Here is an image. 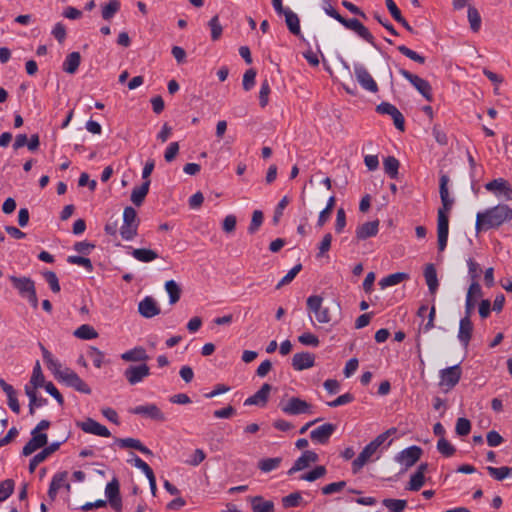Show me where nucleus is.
Segmentation results:
<instances>
[{
	"label": "nucleus",
	"mask_w": 512,
	"mask_h": 512,
	"mask_svg": "<svg viewBox=\"0 0 512 512\" xmlns=\"http://www.w3.org/2000/svg\"><path fill=\"white\" fill-rule=\"evenodd\" d=\"M512 218V209L505 204H499L487 209L485 212H479L476 216V230H487L498 227Z\"/></svg>",
	"instance_id": "f257e3e1"
},
{
	"label": "nucleus",
	"mask_w": 512,
	"mask_h": 512,
	"mask_svg": "<svg viewBox=\"0 0 512 512\" xmlns=\"http://www.w3.org/2000/svg\"><path fill=\"white\" fill-rule=\"evenodd\" d=\"M396 432L397 429L392 427L379 434L374 440L368 443L352 462L353 474H357L369 461H371L380 447Z\"/></svg>",
	"instance_id": "f03ea898"
},
{
	"label": "nucleus",
	"mask_w": 512,
	"mask_h": 512,
	"mask_svg": "<svg viewBox=\"0 0 512 512\" xmlns=\"http://www.w3.org/2000/svg\"><path fill=\"white\" fill-rule=\"evenodd\" d=\"M140 220L137 216L136 210L131 207H125L123 211V224L120 227V234L124 240H132L138 231Z\"/></svg>",
	"instance_id": "7ed1b4c3"
},
{
	"label": "nucleus",
	"mask_w": 512,
	"mask_h": 512,
	"mask_svg": "<svg viewBox=\"0 0 512 512\" xmlns=\"http://www.w3.org/2000/svg\"><path fill=\"white\" fill-rule=\"evenodd\" d=\"M399 73L406 79L408 80L413 86L414 88L427 100V101H432L433 99V95H432V87L430 85V83L415 75V74H412L411 72H409L408 70H405L403 68L399 69Z\"/></svg>",
	"instance_id": "20e7f679"
},
{
	"label": "nucleus",
	"mask_w": 512,
	"mask_h": 512,
	"mask_svg": "<svg viewBox=\"0 0 512 512\" xmlns=\"http://www.w3.org/2000/svg\"><path fill=\"white\" fill-rule=\"evenodd\" d=\"M59 380L63 381L67 386L74 388L78 392L91 394V388L78 376L77 373L69 368L63 369Z\"/></svg>",
	"instance_id": "39448f33"
},
{
	"label": "nucleus",
	"mask_w": 512,
	"mask_h": 512,
	"mask_svg": "<svg viewBox=\"0 0 512 512\" xmlns=\"http://www.w3.org/2000/svg\"><path fill=\"white\" fill-rule=\"evenodd\" d=\"M354 74L356 80L364 90L371 93H376L378 91V85L376 81L373 79L372 75L369 73V71L364 65L355 64Z\"/></svg>",
	"instance_id": "423d86ee"
},
{
	"label": "nucleus",
	"mask_w": 512,
	"mask_h": 512,
	"mask_svg": "<svg viewBox=\"0 0 512 512\" xmlns=\"http://www.w3.org/2000/svg\"><path fill=\"white\" fill-rule=\"evenodd\" d=\"M440 386L450 390L455 387L461 379L462 370L459 364L440 370Z\"/></svg>",
	"instance_id": "0eeeda50"
},
{
	"label": "nucleus",
	"mask_w": 512,
	"mask_h": 512,
	"mask_svg": "<svg viewBox=\"0 0 512 512\" xmlns=\"http://www.w3.org/2000/svg\"><path fill=\"white\" fill-rule=\"evenodd\" d=\"M339 23H341L345 28L354 31L359 37L369 44L375 46L374 36L358 19H346L342 16V18L339 19Z\"/></svg>",
	"instance_id": "6e6552de"
},
{
	"label": "nucleus",
	"mask_w": 512,
	"mask_h": 512,
	"mask_svg": "<svg viewBox=\"0 0 512 512\" xmlns=\"http://www.w3.org/2000/svg\"><path fill=\"white\" fill-rule=\"evenodd\" d=\"M422 452L421 447L413 445L400 451L395 456V461L408 469L420 459Z\"/></svg>",
	"instance_id": "1a4fd4ad"
},
{
	"label": "nucleus",
	"mask_w": 512,
	"mask_h": 512,
	"mask_svg": "<svg viewBox=\"0 0 512 512\" xmlns=\"http://www.w3.org/2000/svg\"><path fill=\"white\" fill-rule=\"evenodd\" d=\"M105 496L113 510L121 512L122 499L120 496V484L116 478H113L105 487Z\"/></svg>",
	"instance_id": "9d476101"
},
{
	"label": "nucleus",
	"mask_w": 512,
	"mask_h": 512,
	"mask_svg": "<svg viewBox=\"0 0 512 512\" xmlns=\"http://www.w3.org/2000/svg\"><path fill=\"white\" fill-rule=\"evenodd\" d=\"M282 411L288 415L311 414V405L305 400L292 397L281 407Z\"/></svg>",
	"instance_id": "9b49d317"
},
{
	"label": "nucleus",
	"mask_w": 512,
	"mask_h": 512,
	"mask_svg": "<svg viewBox=\"0 0 512 512\" xmlns=\"http://www.w3.org/2000/svg\"><path fill=\"white\" fill-rule=\"evenodd\" d=\"M130 413L141 415L155 421L163 422L166 420L164 413L156 404L139 405L130 409Z\"/></svg>",
	"instance_id": "f8f14e48"
},
{
	"label": "nucleus",
	"mask_w": 512,
	"mask_h": 512,
	"mask_svg": "<svg viewBox=\"0 0 512 512\" xmlns=\"http://www.w3.org/2000/svg\"><path fill=\"white\" fill-rule=\"evenodd\" d=\"M485 189L494 193L496 196H503L506 200L512 201V187L509 182L503 178H497L486 183Z\"/></svg>",
	"instance_id": "ddd939ff"
},
{
	"label": "nucleus",
	"mask_w": 512,
	"mask_h": 512,
	"mask_svg": "<svg viewBox=\"0 0 512 512\" xmlns=\"http://www.w3.org/2000/svg\"><path fill=\"white\" fill-rule=\"evenodd\" d=\"M150 375V368L147 364L142 363L137 366H129L124 371V376L130 385H136Z\"/></svg>",
	"instance_id": "4468645a"
},
{
	"label": "nucleus",
	"mask_w": 512,
	"mask_h": 512,
	"mask_svg": "<svg viewBox=\"0 0 512 512\" xmlns=\"http://www.w3.org/2000/svg\"><path fill=\"white\" fill-rule=\"evenodd\" d=\"M449 233V218L442 212L437 215V236H438V249L440 252L444 251L447 246Z\"/></svg>",
	"instance_id": "2eb2a0df"
},
{
	"label": "nucleus",
	"mask_w": 512,
	"mask_h": 512,
	"mask_svg": "<svg viewBox=\"0 0 512 512\" xmlns=\"http://www.w3.org/2000/svg\"><path fill=\"white\" fill-rule=\"evenodd\" d=\"M319 460L317 453L311 450H306L302 455L294 462L293 466L288 470V475H293L298 471H302L310 466L311 463H316Z\"/></svg>",
	"instance_id": "dca6fc26"
},
{
	"label": "nucleus",
	"mask_w": 512,
	"mask_h": 512,
	"mask_svg": "<svg viewBox=\"0 0 512 512\" xmlns=\"http://www.w3.org/2000/svg\"><path fill=\"white\" fill-rule=\"evenodd\" d=\"M77 426L82 431L88 434H93L101 437H110V431L102 424L98 423L92 418H87L85 421L77 422Z\"/></svg>",
	"instance_id": "f3484780"
},
{
	"label": "nucleus",
	"mask_w": 512,
	"mask_h": 512,
	"mask_svg": "<svg viewBox=\"0 0 512 512\" xmlns=\"http://www.w3.org/2000/svg\"><path fill=\"white\" fill-rule=\"evenodd\" d=\"M138 312L144 318H153L161 313V309L156 300L151 296H146L138 304Z\"/></svg>",
	"instance_id": "a211bd4d"
},
{
	"label": "nucleus",
	"mask_w": 512,
	"mask_h": 512,
	"mask_svg": "<svg viewBox=\"0 0 512 512\" xmlns=\"http://www.w3.org/2000/svg\"><path fill=\"white\" fill-rule=\"evenodd\" d=\"M335 430L336 426L334 424L325 423L312 430L310 433V438L312 441L319 444H326Z\"/></svg>",
	"instance_id": "6ab92c4d"
},
{
	"label": "nucleus",
	"mask_w": 512,
	"mask_h": 512,
	"mask_svg": "<svg viewBox=\"0 0 512 512\" xmlns=\"http://www.w3.org/2000/svg\"><path fill=\"white\" fill-rule=\"evenodd\" d=\"M31 439L25 444L22 449V454L24 456H29L34 453L36 450L44 447L47 444V434L45 433H36L31 431Z\"/></svg>",
	"instance_id": "aec40b11"
},
{
	"label": "nucleus",
	"mask_w": 512,
	"mask_h": 512,
	"mask_svg": "<svg viewBox=\"0 0 512 512\" xmlns=\"http://www.w3.org/2000/svg\"><path fill=\"white\" fill-rule=\"evenodd\" d=\"M315 356L310 352L296 353L292 357V366L296 371H302L313 367Z\"/></svg>",
	"instance_id": "412c9836"
},
{
	"label": "nucleus",
	"mask_w": 512,
	"mask_h": 512,
	"mask_svg": "<svg viewBox=\"0 0 512 512\" xmlns=\"http://www.w3.org/2000/svg\"><path fill=\"white\" fill-rule=\"evenodd\" d=\"M61 443L60 442H53L51 443L49 446L47 447H44L43 450L41 452H39L38 454H36L31 460H30V463H29V472L30 473H33L36 469V467L41 463L43 462L48 456H50L51 454H53L54 452H56L59 447H60Z\"/></svg>",
	"instance_id": "4be33fe9"
},
{
	"label": "nucleus",
	"mask_w": 512,
	"mask_h": 512,
	"mask_svg": "<svg viewBox=\"0 0 512 512\" xmlns=\"http://www.w3.org/2000/svg\"><path fill=\"white\" fill-rule=\"evenodd\" d=\"M271 389L272 386L270 384L264 383L254 395L245 400L244 405L265 406Z\"/></svg>",
	"instance_id": "5701e85b"
},
{
	"label": "nucleus",
	"mask_w": 512,
	"mask_h": 512,
	"mask_svg": "<svg viewBox=\"0 0 512 512\" xmlns=\"http://www.w3.org/2000/svg\"><path fill=\"white\" fill-rule=\"evenodd\" d=\"M379 230V220L365 222L357 227L356 238L357 240H366L370 237L376 236Z\"/></svg>",
	"instance_id": "b1692460"
},
{
	"label": "nucleus",
	"mask_w": 512,
	"mask_h": 512,
	"mask_svg": "<svg viewBox=\"0 0 512 512\" xmlns=\"http://www.w3.org/2000/svg\"><path fill=\"white\" fill-rule=\"evenodd\" d=\"M473 324L471 318L463 317L459 323L458 339L464 347L469 345L472 338Z\"/></svg>",
	"instance_id": "393cba45"
},
{
	"label": "nucleus",
	"mask_w": 512,
	"mask_h": 512,
	"mask_svg": "<svg viewBox=\"0 0 512 512\" xmlns=\"http://www.w3.org/2000/svg\"><path fill=\"white\" fill-rule=\"evenodd\" d=\"M121 359L126 362H145L149 359V355L142 346H137L122 353Z\"/></svg>",
	"instance_id": "a878e982"
},
{
	"label": "nucleus",
	"mask_w": 512,
	"mask_h": 512,
	"mask_svg": "<svg viewBox=\"0 0 512 512\" xmlns=\"http://www.w3.org/2000/svg\"><path fill=\"white\" fill-rule=\"evenodd\" d=\"M10 281L20 294L28 295L35 289L34 281L27 277L11 276Z\"/></svg>",
	"instance_id": "bb28decb"
},
{
	"label": "nucleus",
	"mask_w": 512,
	"mask_h": 512,
	"mask_svg": "<svg viewBox=\"0 0 512 512\" xmlns=\"http://www.w3.org/2000/svg\"><path fill=\"white\" fill-rule=\"evenodd\" d=\"M150 180L144 181L140 186L134 187L131 193V201L135 206H141L149 192Z\"/></svg>",
	"instance_id": "cd10ccee"
},
{
	"label": "nucleus",
	"mask_w": 512,
	"mask_h": 512,
	"mask_svg": "<svg viewBox=\"0 0 512 512\" xmlns=\"http://www.w3.org/2000/svg\"><path fill=\"white\" fill-rule=\"evenodd\" d=\"M39 345L42 351L44 362L46 363L48 368L54 373L56 378L59 379L61 372H63V369H61V364L56 359H54L51 352H49L41 343Z\"/></svg>",
	"instance_id": "c85d7f7f"
},
{
	"label": "nucleus",
	"mask_w": 512,
	"mask_h": 512,
	"mask_svg": "<svg viewBox=\"0 0 512 512\" xmlns=\"http://www.w3.org/2000/svg\"><path fill=\"white\" fill-rule=\"evenodd\" d=\"M116 443L121 448H133L145 455H152V451L143 445L140 440L135 438H123V439H116Z\"/></svg>",
	"instance_id": "c756f323"
},
{
	"label": "nucleus",
	"mask_w": 512,
	"mask_h": 512,
	"mask_svg": "<svg viewBox=\"0 0 512 512\" xmlns=\"http://www.w3.org/2000/svg\"><path fill=\"white\" fill-rule=\"evenodd\" d=\"M424 277L426 284L431 294H435L439 283L437 278V272L433 264H428L424 270Z\"/></svg>",
	"instance_id": "7c9ffc66"
},
{
	"label": "nucleus",
	"mask_w": 512,
	"mask_h": 512,
	"mask_svg": "<svg viewBox=\"0 0 512 512\" xmlns=\"http://www.w3.org/2000/svg\"><path fill=\"white\" fill-rule=\"evenodd\" d=\"M81 62V55L79 52H72L67 55L63 62V71L69 74H74L78 70Z\"/></svg>",
	"instance_id": "2f4dec72"
},
{
	"label": "nucleus",
	"mask_w": 512,
	"mask_h": 512,
	"mask_svg": "<svg viewBox=\"0 0 512 512\" xmlns=\"http://www.w3.org/2000/svg\"><path fill=\"white\" fill-rule=\"evenodd\" d=\"M285 22L289 29V31L294 35L300 34V20L297 14L287 8V11L284 13Z\"/></svg>",
	"instance_id": "473e14b6"
},
{
	"label": "nucleus",
	"mask_w": 512,
	"mask_h": 512,
	"mask_svg": "<svg viewBox=\"0 0 512 512\" xmlns=\"http://www.w3.org/2000/svg\"><path fill=\"white\" fill-rule=\"evenodd\" d=\"M448 183H449V177L446 174L441 175L440 187H439L441 203L452 207L454 200L452 198H450V196H449Z\"/></svg>",
	"instance_id": "72a5a7b5"
},
{
	"label": "nucleus",
	"mask_w": 512,
	"mask_h": 512,
	"mask_svg": "<svg viewBox=\"0 0 512 512\" xmlns=\"http://www.w3.org/2000/svg\"><path fill=\"white\" fill-rule=\"evenodd\" d=\"M253 512H273L274 503L272 501H264L261 496H255L251 499Z\"/></svg>",
	"instance_id": "f704fd0d"
},
{
	"label": "nucleus",
	"mask_w": 512,
	"mask_h": 512,
	"mask_svg": "<svg viewBox=\"0 0 512 512\" xmlns=\"http://www.w3.org/2000/svg\"><path fill=\"white\" fill-rule=\"evenodd\" d=\"M132 256L136 260H138L140 262H144V263L154 261L155 259L158 258V254L154 250L146 249V248L134 249L132 251Z\"/></svg>",
	"instance_id": "c9c22d12"
},
{
	"label": "nucleus",
	"mask_w": 512,
	"mask_h": 512,
	"mask_svg": "<svg viewBox=\"0 0 512 512\" xmlns=\"http://www.w3.org/2000/svg\"><path fill=\"white\" fill-rule=\"evenodd\" d=\"M165 290L169 295V303L171 305L176 304L181 297V288L174 280H168L165 283Z\"/></svg>",
	"instance_id": "e433bc0d"
},
{
	"label": "nucleus",
	"mask_w": 512,
	"mask_h": 512,
	"mask_svg": "<svg viewBox=\"0 0 512 512\" xmlns=\"http://www.w3.org/2000/svg\"><path fill=\"white\" fill-rule=\"evenodd\" d=\"M408 278H409V275L407 273L397 272V273H393V274H390V275L382 278L379 282V285L382 288H386V287L397 285Z\"/></svg>",
	"instance_id": "4c0bfd02"
},
{
	"label": "nucleus",
	"mask_w": 512,
	"mask_h": 512,
	"mask_svg": "<svg viewBox=\"0 0 512 512\" xmlns=\"http://www.w3.org/2000/svg\"><path fill=\"white\" fill-rule=\"evenodd\" d=\"M74 336L79 339L90 340L98 337L97 331L88 324H83L74 331Z\"/></svg>",
	"instance_id": "58836bf2"
},
{
	"label": "nucleus",
	"mask_w": 512,
	"mask_h": 512,
	"mask_svg": "<svg viewBox=\"0 0 512 512\" xmlns=\"http://www.w3.org/2000/svg\"><path fill=\"white\" fill-rule=\"evenodd\" d=\"M468 21L470 24V29L477 33L481 28V16L479 11L474 6H468Z\"/></svg>",
	"instance_id": "ea45409f"
},
{
	"label": "nucleus",
	"mask_w": 512,
	"mask_h": 512,
	"mask_svg": "<svg viewBox=\"0 0 512 512\" xmlns=\"http://www.w3.org/2000/svg\"><path fill=\"white\" fill-rule=\"evenodd\" d=\"M385 173L391 178L395 179L398 175L399 161L393 157L388 156L383 162Z\"/></svg>",
	"instance_id": "a19ab883"
},
{
	"label": "nucleus",
	"mask_w": 512,
	"mask_h": 512,
	"mask_svg": "<svg viewBox=\"0 0 512 512\" xmlns=\"http://www.w3.org/2000/svg\"><path fill=\"white\" fill-rule=\"evenodd\" d=\"M282 462L281 457H274V458H265L258 462V468L264 472L268 473L275 469H277Z\"/></svg>",
	"instance_id": "79ce46f5"
},
{
	"label": "nucleus",
	"mask_w": 512,
	"mask_h": 512,
	"mask_svg": "<svg viewBox=\"0 0 512 512\" xmlns=\"http://www.w3.org/2000/svg\"><path fill=\"white\" fill-rule=\"evenodd\" d=\"M327 470L326 467L323 465L316 466L313 470L304 473L300 476V480L313 482L319 478H322L326 475Z\"/></svg>",
	"instance_id": "37998d69"
},
{
	"label": "nucleus",
	"mask_w": 512,
	"mask_h": 512,
	"mask_svg": "<svg viewBox=\"0 0 512 512\" xmlns=\"http://www.w3.org/2000/svg\"><path fill=\"white\" fill-rule=\"evenodd\" d=\"M382 504L390 510V512H401L407 506V501L402 499H391L386 498L382 501Z\"/></svg>",
	"instance_id": "c03bdc74"
},
{
	"label": "nucleus",
	"mask_w": 512,
	"mask_h": 512,
	"mask_svg": "<svg viewBox=\"0 0 512 512\" xmlns=\"http://www.w3.org/2000/svg\"><path fill=\"white\" fill-rule=\"evenodd\" d=\"M437 450L445 457H451L456 452V448L445 437L439 438Z\"/></svg>",
	"instance_id": "a18cd8bd"
},
{
	"label": "nucleus",
	"mask_w": 512,
	"mask_h": 512,
	"mask_svg": "<svg viewBox=\"0 0 512 512\" xmlns=\"http://www.w3.org/2000/svg\"><path fill=\"white\" fill-rule=\"evenodd\" d=\"M120 9V2L118 0H110L105 6L102 8V18L104 20H109L114 17V15Z\"/></svg>",
	"instance_id": "49530a36"
},
{
	"label": "nucleus",
	"mask_w": 512,
	"mask_h": 512,
	"mask_svg": "<svg viewBox=\"0 0 512 512\" xmlns=\"http://www.w3.org/2000/svg\"><path fill=\"white\" fill-rule=\"evenodd\" d=\"M282 505L284 508H293L301 505L303 498L300 492H293L282 498Z\"/></svg>",
	"instance_id": "de8ad7c7"
},
{
	"label": "nucleus",
	"mask_w": 512,
	"mask_h": 512,
	"mask_svg": "<svg viewBox=\"0 0 512 512\" xmlns=\"http://www.w3.org/2000/svg\"><path fill=\"white\" fill-rule=\"evenodd\" d=\"M425 483V476L421 472H415L411 475L410 481L406 487L409 491H419Z\"/></svg>",
	"instance_id": "09e8293b"
},
{
	"label": "nucleus",
	"mask_w": 512,
	"mask_h": 512,
	"mask_svg": "<svg viewBox=\"0 0 512 512\" xmlns=\"http://www.w3.org/2000/svg\"><path fill=\"white\" fill-rule=\"evenodd\" d=\"M29 383L34 387H44V385L46 384L39 362H36L33 368L32 376Z\"/></svg>",
	"instance_id": "8fccbe9b"
},
{
	"label": "nucleus",
	"mask_w": 512,
	"mask_h": 512,
	"mask_svg": "<svg viewBox=\"0 0 512 512\" xmlns=\"http://www.w3.org/2000/svg\"><path fill=\"white\" fill-rule=\"evenodd\" d=\"M302 270V264L295 265L291 270L288 271V273L278 282L276 285V289L279 290L283 286L288 285L291 283L294 278L297 276V274Z\"/></svg>",
	"instance_id": "3c124183"
},
{
	"label": "nucleus",
	"mask_w": 512,
	"mask_h": 512,
	"mask_svg": "<svg viewBox=\"0 0 512 512\" xmlns=\"http://www.w3.org/2000/svg\"><path fill=\"white\" fill-rule=\"evenodd\" d=\"M15 483L12 479H6L0 483V502L5 501L14 491Z\"/></svg>",
	"instance_id": "603ef678"
},
{
	"label": "nucleus",
	"mask_w": 512,
	"mask_h": 512,
	"mask_svg": "<svg viewBox=\"0 0 512 512\" xmlns=\"http://www.w3.org/2000/svg\"><path fill=\"white\" fill-rule=\"evenodd\" d=\"M208 25L211 30V39L213 41H217L221 37L222 31H223V28L219 22V17L217 15L212 17L210 19Z\"/></svg>",
	"instance_id": "864d4df0"
},
{
	"label": "nucleus",
	"mask_w": 512,
	"mask_h": 512,
	"mask_svg": "<svg viewBox=\"0 0 512 512\" xmlns=\"http://www.w3.org/2000/svg\"><path fill=\"white\" fill-rule=\"evenodd\" d=\"M68 473L66 471L56 473L50 483V486L54 487L59 491L62 486H65L67 490H70V484L66 483Z\"/></svg>",
	"instance_id": "5fc2aeb1"
},
{
	"label": "nucleus",
	"mask_w": 512,
	"mask_h": 512,
	"mask_svg": "<svg viewBox=\"0 0 512 512\" xmlns=\"http://www.w3.org/2000/svg\"><path fill=\"white\" fill-rule=\"evenodd\" d=\"M263 213L262 211L260 210H255L252 214V219H251V222H250V225L248 227V232L250 234H254L256 233L259 228L261 227L262 223H263Z\"/></svg>",
	"instance_id": "6e6d98bb"
},
{
	"label": "nucleus",
	"mask_w": 512,
	"mask_h": 512,
	"mask_svg": "<svg viewBox=\"0 0 512 512\" xmlns=\"http://www.w3.org/2000/svg\"><path fill=\"white\" fill-rule=\"evenodd\" d=\"M398 51L403 54L404 56H406L407 58L419 63V64H424L425 63V57L419 55L418 53H416L415 51H413L412 49L406 47L405 45H400L397 47Z\"/></svg>",
	"instance_id": "4d7b16f0"
},
{
	"label": "nucleus",
	"mask_w": 512,
	"mask_h": 512,
	"mask_svg": "<svg viewBox=\"0 0 512 512\" xmlns=\"http://www.w3.org/2000/svg\"><path fill=\"white\" fill-rule=\"evenodd\" d=\"M43 277L45 278V280L47 281L50 289L54 293L60 292L61 288H60L58 277H57L55 272H53V271H45V272H43Z\"/></svg>",
	"instance_id": "13d9d810"
},
{
	"label": "nucleus",
	"mask_w": 512,
	"mask_h": 512,
	"mask_svg": "<svg viewBox=\"0 0 512 512\" xmlns=\"http://www.w3.org/2000/svg\"><path fill=\"white\" fill-rule=\"evenodd\" d=\"M345 487H346L345 481L333 482V483L323 486L321 489V492L324 495H331L334 493L341 492Z\"/></svg>",
	"instance_id": "bf43d9fd"
},
{
	"label": "nucleus",
	"mask_w": 512,
	"mask_h": 512,
	"mask_svg": "<svg viewBox=\"0 0 512 512\" xmlns=\"http://www.w3.org/2000/svg\"><path fill=\"white\" fill-rule=\"evenodd\" d=\"M455 431L459 436H466L471 431V422L467 418H458Z\"/></svg>",
	"instance_id": "052dcab7"
},
{
	"label": "nucleus",
	"mask_w": 512,
	"mask_h": 512,
	"mask_svg": "<svg viewBox=\"0 0 512 512\" xmlns=\"http://www.w3.org/2000/svg\"><path fill=\"white\" fill-rule=\"evenodd\" d=\"M67 262L70 264L83 266L88 271L93 270V265H92L91 260L86 257L72 255L67 258Z\"/></svg>",
	"instance_id": "680f3d73"
},
{
	"label": "nucleus",
	"mask_w": 512,
	"mask_h": 512,
	"mask_svg": "<svg viewBox=\"0 0 512 512\" xmlns=\"http://www.w3.org/2000/svg\"><path fill=\"white\" fill-rule=\"evenodd\" d=\"M323 298L318 295H313L307 298V308L309 311L313 312L315 315L322 309Z\"/></svg>",
	"instance_id": "e2e57ef3"
},
{
	"label": "nucleus",
	"mask_w": 512,
	"mask_h": 512,
	"mask_svg": "<svg viewBox=\"0 0 512 512\" xmlns=\"http://www.w3.org/2000/svg\"><path fill=\"white\" fill-rule=\"evenodd\" d=\"M486 470L489 473V475L497 481H502L506 477H508L507 466H502V467L488 466V467H486Z\"/></svg>",
	"instance_id": "0e129e2a"
},
{
	"label": "nucleus",
	"mask_w": 512,
	"mask_h": 512,
	"mask_svg": "<svg viewBox=\"0 0 512 512\" xmlns=\"http://www.w3.org/2000/svg\"><path fill=\"white\" fill-rule=\"evenodd\" d=\"M332 235L331 233H326L321 242L318 245V253L317 257H323L331 248Z\"/></svg>",
	"instance_id": "69168bd1"
},
{
	"label": "nucleus",
	"mask_w": 512,
	"mask_h": 512,
	"mask_svg": "<svg viewBox=\"0 0 512 512\" xmlns=\"http://www.w3.org/2000/svg\"><path fill=\"white\" fill-rule=\"evenodd\" d=\"M256 71L254 69H248L243 76V89L249 91L255 84Z\"/></svg>",
	"instance_id": "338daca9"
},
{
	"label": "nucleus",
	"mask_w": 512,
	"mask_h": 512,
	"mask_svg": "<svg viewBox=\"0 0 512 512\" xmlns=\"http://www.w3.org/2000/svg\"><path fill=\"white\" fill-rule=\"evenodd\" d=\"M467 264H468V273L471 278V281H478V279L480 277V273L482 272L480 265L473 259H469L467 261Z\"/></svg>",
	"instance_id": "774afa93"
}]
</instances>
